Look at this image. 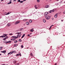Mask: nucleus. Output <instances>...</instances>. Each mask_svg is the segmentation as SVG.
<instances>
[{"label": "nucleus", "instance_id": "1", "mask_svg": "<svg viewBox=\"0 0 65 65\" xmlns=\"http://www.w3.org/2000/svg\"><path fill=\"white\" fill-rule=\"evenodd\" d=\"M45 18L47 20H49L51 17L48 15H47L45 17Z\"/></svg>", "mask_w": 65, "mask_h": 65}, {"label": "nucleus", "instance_id": "2", "mask_svg": "<svg viewBox=\"0 0 65 65\" xmlns=\"http://www.w3.org/2000/svg\"><path fill=\"white\" fill-rule=\"evenodd\" d=\"M21 35L22 34H18L17 36V37H18H18H21Z\"/></svg>", "mask_w": 65, "mask_h": 65}, {"label": "nucleus", "instance_id": "3", "mask_svg": "<svg viewBox=\"0 0 65 65\" xmlns=\"http://www.w3.org/2000/svg\"><path fill=\"white\" fill-rule=\"evenodd\" d=\"M20 23V21H17L15 23V25H17L18 24H19Z\"/></svg>", "mask_w": 65, "mask_h": 65}, {"label": "nucleus", "instance_id": "4", "mask_svg": "<svg viewBox=\"0 0 65 65\" xmlns=\"http://www.w3.org/2000/svg\"><path fill=\"white\" fill-rule=\"evenodd\" d=\"M55 11V9H53V10H51L49 11L50 13H52L53 12H54Z\"/></svg>", "mask_w": 65, "mask_h": 65}, {"label": "nucleus", "instance_id": "5", "mask_svg": "<svg viewBox=\"0 0 65 65\" xmlns=\"http://www.w3.org/2000/svg\"><path fill=\"white\" fill-rule=\"evenodd\" d=\"M1 53H2L4 54H5V53H6V51L5 50L3 51H1Z\"/></svg>", "mask_w": 65, "mask_h": 65}, {"label": "nucleus", "instance_id": "6", "mask_svg": "<svg viewBox=\"0 0 65 65\" xmlns=\"http://www.w3.org/2000/svg\"><path fill=\"white\" fill-rule=\"evenodd\" d=\"M58 15V13L56 14L55 15V18H57V15Z\"/></svg>", "mask_w": 65, "mask_h": 65}, {"label": "nucleus", "instance_id": "7", "mask_svg": "<svg viewBox=\"0 0 65 65\" xmlns=\"http://www.w3.org/2000/svg\"><path fill=\"white\" fill-rule=\"evenodd\" d=\"M11 24H10V23H8L7 24V26H8V27H10V26Z\"/></svg>", "mask_w": 65, "mask_h": 65}, {"label": "nucleus", "instance_id": "8", "mask_svg": "<svg viewBox=\"0 0 65 65\" xmlns=\"http://www.w3.org/2000/svg\"><path fill=\"white\" fill-rule=\"evenodd\" d=\"M11 41H8V42H6V44H7V43H10L11 42Z\"/></svg>", "mask_w": 65, "mask_h": 65}, {"label": "nucleus", "instance_id": "9", "mask_svg": "<svg viewBox=\"0 0 65 65\" xmlns=\"http://www.w3.org/2000/svg\"><path fill=\"white\" fill-rule=\"evenodd\" d=\"M43 21L44 23H45L46 22V20H45V19H43Z\"/></svg>", "mask_w": 65, "mask_h": 65}, {"label": "nucleus", "instance_id": "10", "mask_svg": "<svg viewBox=\"0 0 65 65\" xmlns=\"http://www.w3.org/2000/svg\"><path fill=\"white\" fill-rule=\"evenodd\" d=\"M49 7V6L47 5H46L45 7V8H48Z\"/></svg>", "mask_w": 65, "mask_h": 65}, {"label": "nucleus", "instance_id": "11", "mask_svg": "<svg viewBox=\"0 0 65 65\" xmlns=\"http://www.w3.org/2000/svg\"><path fill=\"white\" fill-rule=\"evenodd\" d=\"M13 51H12V52H9V53H8V55H9V54H13Z\"/></svg>", "mask_w": 65, "mask_h": 65}, {"label": "nucleus", "instance_id": "12", "mask_svg": "<svg viewBox=\"0 0 65 65\" xmlns=\"http://www.w3.org/2000/svg\"><path fill=\"white\" fill-rule=\"evenodd\" d=\"M26 25H29L30 24L29 23V22H26Z\"/></svg>", "mask_w": 65, "mask_h": 65}, {"label": "nucleus", "instance_id": "13", "mask_svg": "<svg viewBox=\"0 0 65 65\" xmlns=\"http://www.w3.org/2000/svg\"><path fill=\"white\" fill-rule=\"evenodd\" d=\"M6 37V36H4V35L0 36V37H2V38H3V37Z\"/></svg>", "mask_w": 65, "mask_h": 65}, {"label": "nucleus", "instance_id": "14", "mask_svg": "<svg viewBox=\"0 0 65 65\" xmlns=\"http://www.w3.org/2000/svg\"><path fill=\"white\" fill-rule=\"evenodd\" d=\"M25 34H23V35L22 37V38H23V37H25Z\"/></svg>", "mask_w": 65, "mask_h": 65}, {"label": "nucleus", "instance_id": "15", "mask_svg": "<svg viewBox=\"0 0 65 65\" xmlns=\"http://www.w3.org/2000/svg\"><path fill=\"white\" fill-rule=\"evenodd\" d=\"M30 32H33V31H34V30L32 29H31L30 31Z\"/></svg>", "mask_w": 65, "mask_h": 65}, {"label": "nucleus", "instance_id": "16", "mask_svg": "<svg viewBox=\"0 0 65 65\" xmlns=\"http://www.w3.org/2000/svg\"><path fill=\"white\" fill-rule=\"evenodd\" d=\"M10 13V12H8L7 14H5V15H8V14H9Z\"/></svg>", "mask_w": 65, "mask_h": 65}, {"label": "nucleus", "instance_id": "17", "mask_svg": "<svg viewBox=\"0 0 65 65\" xmlns=\"http://www.w3.org/2000/svg\"><path fill=\"white\" fill-rule=\"evenodd\" d=\"M30 56H31V57H33V55L32 53H30Z\"/></svg>", "mask_w": 65, "mask_h": 65}, {"label": "nucleus", "instance_id": "18", "mask_svg": "<svg viewBox=\"0 0 65 65\" xmlns=\"http://www.w3.org/2000/svg\"><path fill=\"white\" fill-rule=\"evenodd\" d=\"M47 14H48V13L47 12H46L45 13V15H47Z\"/></svg>", "mask_w": 65, "mask_h": 65}, {"label": "nucleus", "instance_id": "19", "mask_svg": "<svg viewBox=\"0 0 65 65\" xmlns=\"http://www.w3.org/2000/svg\"><path fill=\"white\" fill-rule=\"evenodd\" d=\"M13 63L15 64V63H17V61L16 60H15L13 61Z\"/></svg>", "mask_w": 65, "mask_h": 65}, {"label": "nucleus", "instance_id": "20", "mask_svg": "<svg viewBox=\"0 0 65 65\" xmlns=\"http://www.w3.org/2000/svg\"><path fill=\"white\" fill-rule=\"evenodd\" d=\"M29 22L30 23H32V21L31 20H30L29 21Z\"/></svg>", "mask_w": 65, "mask_h": 65}, {"label": "nucleus", "instance_id": "21", "mask_svg": "<svg viewBox=\"0 0 65 65\" xmlns=\"http://www.w3.org/2000/svg\"><path fill=\"white\" fill-rule=\"evenodd\" d=\"M35 7L36 9H37V7H36V5H35Z\"/></svg>", "mask_w": 65, "mask_h": 65}, {"label": "nucleus", "instance_id": "22", "mask_svg": "<svg viewBox=\"0 0 65 65\" xmlns=\"http://www.w3.org/2000/svg\"><path fill=\"white\" fill-rule=\"evenodd\" d=\"M14 47H15V46H18V45L17 44H15L14 45Z\"/></svg>", "mask_w": 65, "mask_h": 65}, {"label": "nucleus", "instance_id": "23", "mask_svg": "<svg viewBox=\"0 0 65 65\" xmlns=\"http://www.w3.org/2000/svg\"><path fill=\"white\" fill-rule=\"evenodd\" d=\"M11 2H10L9 3H8L7 4H11Z\"/></svg>", "mask_w": 65, "mask_h": 65}, {"label": "nucleus", "instance_id": "24", "mask_svg": "<svg viewBox=\"0 0 65 65\" xmlns=\"http://www.w3.org/2000/svg\"><path fill=\"white\" fill-rule=\"evenodd\" d=\"M14 38L16 39V38H18V37H17L14 36Z\"/></svg>", "mask_w": 65, "mask_h": 65}, {"label": "nucleus", "instance_id": "25", "mask_svg": "<svg viewBox=\"0 0 65 65\" xmlns=\"http://www.w3.org/2000/svg\"><path fill=\"white\" fill-rule=\"evenodd\" d=\"M3 35L4 36H6V35H6V34H3Z\"/></svg>", "mask_w": 65, "mask_h": 65}, {"label": "nucleus", "instance_id": "26", "mask_svg": "<svg viewBox=\"0 0 65 65\" xmlns=\"http://www.w3.org/2000/svg\"><path fill=\"white\" fill-rule=\"evenodd\" d=\"M19 41L21 42V41H22V40H21V39H20L19 40Z\"/></svg>", "mask_w": 65, "mask_h": 65}, {"label": "nucleus", "instance_id": "27", "mask_svg": "<svg viewBox=\"0 0 65 65\" xmlns=\"http://www.w3.org/2000/svg\"><path fill=\"white\" fill-rule=\"evenodd\" d=\"M23 21H26L27 20L26 19H24L23 20Z\"/></svg>", "mask_w": 65, "mask_h": 65}, {"label": "nucleus", "instance_id": "28", "mask_svg": "<svg viewBox=\"0 0 65 65\" xmlns=\"http://www.w3.org/2000/svg\"><path fill=\"white\" fill-rule=\"evenodd\" d=\"M19 55L20 56H21V53H19Z\"/></svg>", "mask_w": 65, "mask_h": 65}, {"label": "nucleus", "instance_id": "29", "mask_svg": "<svg viewBox=\"0 0 65 65\" xmlns=\"http://www.w3.org/2000/svg\"><path fill=\"white\" fill-rule=\"evenodd\" d=\"M2 48H3L2 47H0V50H2Z\"/></svg>", "mask_w": 65, "mask_h": 65}, {"label": "nucleus", "instance_id": "30", "mask_svg": "<svg viewBox=\"0 0 65 65\" xmlns=\"http://www.w3.org/2000/svg\"><path fill=\"white\" fill-rule=\"evenodd\" d=\"M19 63H17L16 64H15V65H19Z\"/></svg>", "mask_w": 65, "mask_h": 65}, {"label": "nucleus", "instance_id": "31", "mask_svg": "<svg viewBox=\"0 0 65 65\" xmlns=\"http://www.w3.org/2000/svg\"><path fill=\"white\" fill-rule=\"evenodd\" d=\"M6 40V39L5 38H4L3 39V40Z\"/></svg>", "mask_w": 65, "mask_h": 65}, {"label": "nucleus", "instance_id": "32", "mask_svg": "<svg viewBox=\"0 0 65 65\" xmlns=\"http://www.w3.org/2000/svg\"><path fill=\"white\" fill-rule=\"evenodd\" d=\"M14 42L15 43H17V42H18V41H14Z\"/></svg>", "mask_w": 65, "mask_h": 65}, {"label": "nucleus", "instance_id": "33", "mask_svg": "<svg viewBox=\"0 0 65 65\" xmlns=\"http://www.w3.org/2000/svg\"><path fill=\"white\" fill-rule=\"evenodd\" d=\"M14 39H11V40H13V41H14Z\"/></svg>", "mask_w": 65, "mask_h": 65}, {"label": "nucleus", "instance_id": "34", "mask_svg": "<svg viewBox=\"0 0 65 65\" xmlns=\"http://www.w3.org/2000/svg\"><path fill=\"white\" fill-rule=\"evenodd\" d=\"M37 1L38 2H40V1L39 0H37Z\"/></svg>", "mask_w": 65, "mask_h": 65}, {"label": "nucleus", "instance_id": "35", "mask_svg": "<svg viewBox=\"0 0 65 65\" xmlns=\"http://www.w3.org/2000/svg\"><path fill=\"white\" fill-rule=\"evenodd\" d=\"M19 56V54H17L16 56Z\"/></svg>", "mask_w": 65, "mask_h": 65}, {"label": "nucleus", "instance_id": "36", "mask_svg": "<svg viewBox=\"0 0 65 65\" xmlns=\"http://www.w3.org/2000/svg\"><path fill=\"white\" fill-rule=\"evenodd\" d=\"M18 2H21V1L20 0H19L18 1Z\"/></svg>", "mask_w": 65, "mask_h": 65}, {"label": "nucleus", "instance_id": "37", "mask_svg": "<svg viewBox=\"0 0 65 65\" xmlns=\"http://www.w3.org/2000/svg\"><path fill=\"white\" fill-rule=\"evenodd\" d=\"M8 38V37H6L5 38L6 39H7V38Z\"/></svg>", "mask_w": 65, "mask_h": 65}, {"label": "nucleus", "instance_id": "38", "mask_svg": "<svg viewBox=\"0 0 65 65\" xmlns=\"http://www.w3.org/2000/svg\"><path fill=\"white\" fill-rule=\"evenodd\" d=\"M5 15V14H7V12H5L4 13Z\"/></svg>", "mask_w": 65, "mask_h": 65}, {"label": "nucleus", "instance_id": "39", "mask_svg": "<svg viewBox=\"0 0 65 65\" xmlns=\"http://www.w3.org/2000/svg\"><path fill=\"white\" fill-rule=\"evenodd\" d=\"M13 53H15L16 52H15V51H13Z\"/></svg>", "mask_w": 65, "mask_h": 65}, {"label": "nucleus", "instance_id": "40", "mask_svg": "<svg viewBox=\"0 0 65 65\" xmlns=\"http://www.w3.org/2000/svg\"><path fill=\"white\" fill-rule=\"evenodd\" d=\"M51 28H52V26H51L49 28V30H50Z\"/></svg>", "mask_w": 65, "mask_h": 65}, {"label": "nucleus", "instance_id": "41", "mask_svg": "<svg viewBox=\"0 0 65 65\" xmlns=\"http://www.w3.org/2000/svg\"><path fill=\"white\" fill-rule=\"evenodd\" d=\"M21 47L22 48H23V45H22Z\"/></svg>", "mask_w": 65, "mask_h": 65}, {"label": "nucleus", "instance_id": "42", "mask_svg": "<svg viewBox=\"0 0 65 65\" xmlns=\"http://www.w3.org/2000/svg\"><path fill=\"white\" fill-rule=\"evenodd\" d=\"M20 2H21V3H23V1H20Z\"/></svg>", "mask_w": 65, "mask_h": 65}, {"label": "nucleus", "instance_id": "43", "mask_svg": "<svg viewBox=\"0 0 65 65\" xmlns=\"http://www.w3.org/2000/svg\"><path fill=\"white\" fill-rule=\"evenodd\" d=\"M6 41H4L3 42H4V43H5L6 42Z\"/></svg>", "mask_w": 65, "mask_h": 65}, {"label": "nucleus", "instance_id": "44", "mask_svg": "<svg viewBox=\"0 0 65 65\" xmlns=\"http://www.w3.org/2000/svg\"><path fill=\"white\" fill-rule=\"evenodd\" d=\"M27 36H30V35H28Z\"/></svg>", "mask_w": 65, "mask_h": 65}, {"label": "nucleus", "instance_id": "45", "mask_svg": "<svg viewBox=\"0 0 65 65\" xmlns=\"http://www.w3.org/2000/svg\"><path fill=\"white\" fill-rule=\"evenodd\" d=\"M12 38H14V36H12Z\"/></svg>", "mask_w": 65, "mask_h": 65}, {"label": "nucleus", "instance_id": "46", "mask_svg": "<svg viewBox=\"0 0 65 65\" xmlns=\"http://www.w3.org/2000/svg\"><path fill=\"white\" fill-rule=\"evenodd\" d=\"M63 13H65V11L63 12Z\"/></svg>", "mask_w": 65, "mask_h": 65}, {"label": "nucleus", "instance_id": "47", "mask_svg": "<svg viewBox=\"0 0 65 65\" xmlns=\"http://www.w3.org/2000/svg\"><path fill=\"white\" fill-rule=\"evenodd\" d=\"M10 35H12V34H10Z\"/></svg>", "mask_w": 65, "mask_h": 65}, {"label": "nucleus", "instance_id": "48", "mask_svg": "<svg viewBox=\"0 0 65 65\" xmlns=\"http://www.w3.org/2000/svg\"><path fill=\"white\" fill-rule=\"evenodd\" d=\"M23 29V28H21L20 29V30L21 31H22V29Z\"/></svg>", "mask_w": 65, "mask_h": 65}, {"label": "nucleus", "instance_id": "49", "mask_svg": "<svg viewBox=\"0 0 65 65\" xmlns=\"http://www.w3.org/2000/svg\"><path fill=\"white\" fill-rule=\"evenodd\" d=\"M17 0H14L13 1H16Z\"/></svg>", "mask_w": 65, "mask_h": 65}, {"label": "nucleus", "instance_id": "50", "mask_svg": "<svg viewBox=\"0 0 65 65\" xmlns=\"http://www.w3.org/2000/svg\"><path fill=\"white\" fill-rule=\"evenodd\" d=\"M54 26V25H52V26H51V27H52V26Z\"/></svg>", "mask_w": 65, "mask_h": 65}, {"label": "nucleus", "instance_id": "51", "mask_svg": "<svg viewBox=\"0 0 65 65\" xmlns=\"http://www.w3.org/2000/svg\"><path fill=\"white\" fill-rule=\"evenodd\" d=\"M16 39H14V40H15Z\"/></svg>", "mask_w": 65, "mask_h": 65}, {"label": "nucleus", "instance_id": "52", "mask_svg": "<svg viewBox=\"0 0 65 65\" xmlns=\"http://www.w3.org/2000/svg\"><path fill=\"white\" fill-rule=\"evenodd\" d=\"M59 0H56L57 1H59Z\"/></svg>", "mask_w": 65, "mask_h": 65}, {"label": "nucleus", "instance_id": "53", "mask_svg": "<svg viewBox=\"0 0 65 65\" xmlns=\"http://www.w3.org/2000/svg\"><path fill=\"white\" fill-rule=\"evenodd\" d=\"M21 33V32H20V33H17V34H18V33L19 34V33Z\"/></svg>", "mask_w": 65, "mask_h": 65}, {"label": "nucleus", "instance_id": "54", "mask_svg": "<svg viewBox=\"0 0 65 65\" xmlns=\"http://www.w3.org/2000/svg\"><path fill=\"white\" fill-rule=\"evenodd\" d=\"M4 0H1V1L2 2V1H3Z\"/></svg>", "mask_w": 65, "mask_h": 65}, {"label": "nucleus", "instance_id": "55", "mask_svg": "<svg viewBox=\"0 0 65 65\" xmlns=\"http://www.w3.org/2000/svg\"><path fill=\"white\" fill-rule=\"evenodd\" d=\"M61 21H62V22H63V20H61Z\"/></svg>", "mask_w": 65, "mask_h": 65}, {"label": "nucleus", "instance_id": "56", "mask_svg": "<svg viewBox=\"0 0 65 65\" xmlns=\"http://www.w3.org/2000/svg\"><path fill=\"white\" fill-rule=\"evenodd\" d=\"M26 1V0H25L24 1Z\"/></svg>", "mask_w": 65, "mask_h": 65}, {"label": "nucleus", "instance_id": "57", "mask_svg": "<svg viewBox=\"0 0 65 65\" xmlns=\"http://www.w3.org/2000/svg\"><path fill=\"white\" fill-rule=\"evenodd\" d=\"M2 55V54H0V56H1V55Z\"/></svg>", "mask_w": 65, "mask_h": 65}, {"label": "nucleus", "instance_id": "58", "mask_svg": "<svg viewBox=\"0 0 65 65\" xmlns=\"http://www.w3.org/2000/svg\"><path fill=\"white\" fill-rule=\"evenodd\" d=\"M57 65V64L56 63L55 65Z\"/></svg>", "mask_w": 65, "mask_h": 65}, {"label": "nucleus", "instance_id": "59", "mask_svg": "<svg viewBox=\"0 0 65 65\" xmlns=\"http://www.w3.org/2000/svg\"><path fill=\"white\" fill-rule=\"evenodd\" d=\"M5 65V64H2V65Z\"/></svg>", "mask_w": 65, "mask_h": 65}, {"label": "nucleus", "instance_id": "60", "mask_svg": "<svg viewBox=\"0 0 65 65\" xmlns=\"http://www.w3.org/2000/svg\"><path fill=\"white\" fill-rule=\"evenodd\" d=\"M50 1H51V0H50Z\"/></svg>", "mask_w": 65, "mask_h": 65}, {"label": "nucleus", "instance_id": "61", "mask_svg": "<svg viewBox=\"0 0 65 65\" xmlns=\"http://www.w3.org/2000/svg\"><path fill=\"white\" fill-rule=\"evenodd\" d=\"M53 19H54V18H53Z\"/></svg>", "mask_w": 65, "mask_h": 65}, {"label": "nucleus", "instance_id": "62", "mask_svg": "<svg viewBox=\"0 0 65 65\" xmlns=\"http://www.w3.org/2000/svg\"><path fill=\"white\" fill-rule=\"evenodd\" d=\"M53 19H54V18H53Z\"/></svg>", "mask_w": 65, "mask_h": 65}]
</instances>
